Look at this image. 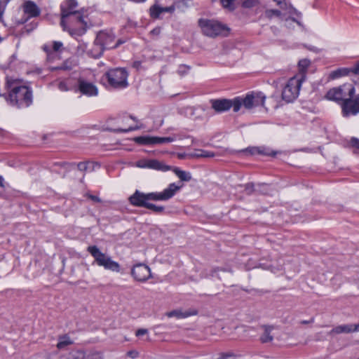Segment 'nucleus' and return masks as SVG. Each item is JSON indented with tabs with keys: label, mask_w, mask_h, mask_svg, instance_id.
Returning <instances> with one entry per match:
<instances>
[{
	"label": "nucleus",
	"mask_w": 359,
	"mask_h": 359,
	"mask_svg": "<svg viewBox=\"0 0 359 359\" xmlns=\"http://www.w3.org/2000/svg\"><path fill=\"white\" fill-rule=\"evenodd\" d=\"M198 26L204 35L212 38L223 35L229 31L224 25L214 20L200 19Z\"/></svg>",
	"instance_id": "8"
},
{
	"label": "nucleus",
	"mask_w": 359,
	"mask_h": 359,
	"mask_svg": "<svg viewBox=\"0 0 359 359\" xmlns=\"http://www.w3.org/2000/svg\"><path fill=\"white\" fill-rule=\"evenodd\" d=\"M174 172L180 180V181L177 182L176 184L180 182L184 185L182 182H189L191 180V175L189 172L180 170L179 168H177L174 169Z\"/></svg>",
	"instance_id": "22"
},
{
	"label": "nucleus",
	"mask_w": 359,
	"mask_h": 359,
	"mask_svg": "<svg viewBox=\"0 0 359 359\" xmlns=\"http://www.w3.org/2000/svg\"><path fill=\"white\" fill-rule=\"evenodd\" d=\"M310 64V60L307 59H302L299 62L298 66L301 72L300 75H304L305 76V72L307 68L309 67Z\"/></svg>",
	"instance_id": "27"
},
{
	"label": "nucleus",
	"mask_w": 359,
	"mask_h": 359,
	"mask_svg": "<svg viewBox=\"0 0 359 359\" xmlns=\"http://www.w3.org/2000/svg\"><path fill=\"white\" fill-rule=\"evenodd\" d=\"M85 354L79 350H72L68 355L67 359H84Z\"/></svg>",
	"instance_id": "28"
},
{
	"label": "nucleus",
	"mask_w": 359,
	"mask_h": 359,
	"mask_svg": "<svg viewBox=\"0 0 359 359\" xmlns=\"http://www.w3.org/2000/svg\"><path fill=\"white\" fill-rule=\"evenodd\" d=\"M148 333V330L147 329H139L136 331L135 335L137 337H140Z\"/></svg>",
	"instance_id": "43"
},
{
	"label": "nucleus",
	"mask_w": 359,
	"mask_h": 359,
	"mask_svg": "<svg viewBox=\"0 0 359 359\" xmlns=\"http://www.w3.org/2000/svg\"><path fill=\"white\" fill-rule=\"evenodd\" d=\"M128 74L123 68H115L105 73V76L111 86L115 88H123L128 86Z\"/></svg>",
	"instance_id": "9"
},
{
	"label": "nucleus",
	"mask_w": 359,
	"mask_h": 359,
	"mask_svg": "<svg viewBox=\"0 0 359 359\" xmlns=\"http://www.w3.org/2000/svg\"><path fill=\"white\" fill-rule=\"evenodd\" d=\"M42 49L46 53V57L48 61L52 62L57 57V53L53 51L50 45H43Z\"/></svg>",
	"instance_id": "23"
},
{
	"label": "nucleus",
	"mask_w": 359,
	"mask_h": 359,
	"mask_svg": "<svg viewBox=\"0 0 359 359\" xmlns=\"http://www.w3.org/2000/svg\"><path fill=\"white\" fill-rule=\"evenodd\" d=\"M88 198L91 199L92 201H95V202H97V203H100L101 202V199L97 196H94V195H91V194H88L87 195Z\"/></svg>",
	"instance_id": "46"
},
{
	"label": "nucleus",
	"mask_w": 359,
	"mask_h": 359,
	"mask_svg": "<svg viewBox=\"0 0 359 359\" xmlns=\"http://www.w3.org/2000/svg\"><path fill=\"white\" fill-rule=\"evenodd\" d=\"M87 251L93 257L95 262L104 269L113 272L119 273L121 271L120 264L114 260L107 255L102 252L96 245H90L87 248Z\"/></svg>",
	"instance_id": "5"
},
{
	"label": "nucleus",
	"mask_w": 359,
	"mask_h": 359,
	"mask_svg": "<svg viewBox=\"0 0 359 359\" xmlns=\"http://www.w3.org/2000/svg\"><path fill=\"white\" fill-rule=\"evenodd\" d=\"M88 44L83 41H79V44L77 46V53L79 54H82L83 53H86L88 54Z\"/></svg>",
	"instance_id": "33"
},
{
	"label": "nucleus",
	"mask_w": 359,
	"mask_h": 359,
	"mask_svg": "<svg viewBox=\"0 0 359 359\" xmlns=\"http://www.w3.org/2000/svg\"><path fill=\"white\" fill-rule=\"evenodd\" d=\"M104 50V48L102 46V44L97 42L96 37L92 47L88 50V55L92 57L97 58L102 55Z\"/></svg>",
	"instance_id": "18"
},
{
	"label": "nucleus",
	"mask_w": 359,
	"mask_h": 359,
	"mask_svg": "<svg viewBox=\"0 0 359 359\" xmlns=\"http://www.w3.org/2000/svg\"><path fill=\"white\" fill-rule=\"evenodd\" d=\"M75 91L88 97L97 96L98 94V89L96 86L82 77L77 79Z\"/></svg>",
	"instance_id": "10"
},
{
	"label": "nucleus",
	"mask_w": 359,
	"mask_h": 359,
	"mask_svg": "<svg viewBox=\"0 0 359 359\" xmlns=\"http://www.w3.org/2000/svg\"><path fill=\"white\" fill-rule=\"evenodd\" d=\"M177 156L179 159L189 158V154L186 153H178Z\"/></svg>",
	"instance_id": "47"
},
{
	"label": "nucleus",
	"mask_w": 359,
	"mask_h": 359,
	"mask_svg": "<svg viewBox=\"0 0 359 359\" xmlns=\"http://www.w3.org/2000/svg\"><path fill=\"white\" fill-rule=\"evenodd\" d=\"M6 1H8L9 0H6Z\"/></svg>",
	"instance_id": "58"
},
{
	"label": "nucleus",
	"mask_w": 359,
	"mask_h": 359,
	"mask_svg": "<svg viewBox=\"0 0 359 359\" xmlns=\"http://www.w3.org/2000/svg\"><path fill=\"white\" fill-rule=\"evenodd\" d=\"M214 156V152L203 149H197L194 152L189 153V158H211Z\"/></svg>",
	"instance_id": "20"
},
{
	"label": "nucleus",
	"mask_w": 359,
	"mask_h": 359,
	"mask_svg": "<svg viewBox=\"0 0 359 359\" xmlns=\"http://www.w3.org/2000/svg\"><path fill=\"white\" fill-rule=\"evenodd\" d=\"M8 100L18 107H29L32 102V91L25 86H13L8 96Z\"/></svg>",
	"instance_id": "4"
},
{
	"label": "nucleus",
	"mask_w": 359,
	"mask_h": 359,
	"mask_svg": "<svg viewBox=\"0 0 359 359\" xmlns=\"http://www.w3.org/2000/svg\"><path fill=\"white\" fill-rule=\"evenodd\" d=\"M355 332H359V323L354 325Z\"/></svg>",
	"instance_id": "54"
},
{
	"label": "nucleus",
	"mask_w": 359,
	"mask_h": 359,
	"mask_svg": "<svg viewBox=\"0 0 359 359\" xmlns=\"http://www.w3.org/2000/svg\"><path fill=\"white\" fill-rule=\"evenodd\" d=\"M72 344H74V341L68 334H65L58 336L56 347L58 350L63 351L67 350Z\"/></svg>",
	"instance_id": "16"
},
{
	"label": "nucleus",
	"mask_w": 359,
	"mask_h": 359,
	"mask_svg": "<svg viewBox=\"0 0 359 359\" xmlns=\"http://www.w3.org/2000/svg\"><path fill=\"white\" fill-rule=\"evenodd\" d=\"M189 69V68L188 67H187L185 65H182L180 67V68L178 69V73L181 76H183L188 72Z\"/></svg>",
	"instance_id": "40"
},
{
	"label": "nucleus",
	"mask_w": 359,
	"mask_h": 359,
	"mask_svg": "<svg viewBox=\"0 0 359 359\" xmlns=\"http://www.w3.org/2000/svg\"><path fill=\"white\" fill-rule=\"evenodd\" d=\"M87 162H80L77 164V168L81 171H86L88 169Z\"/></svg>",
	"instance_id": "41"
},
{
	"label": "nucleus",
	"mask_w": 359,
	"mask_h": 359,
	"mask_svg": "<svg viewBox=\"0 0 359 359\" xmlns=\"http://www.w3.org/2000/svg\"><path fill=\"white\" fill-rule=\"evenodd\" d=\"M212 108L217 113H223L229 110L231 107L235 112V98L229 99H215L210 100Z\"/></svg>",
	"instance_id": "12"
},
{
	"label": "nucleus",
	"mask_w": 359,
	"mask_h": 359,
	"mask_svg": "<svg viewBox=\"0 0 359 359\" xmlns=\"http://www.w3.org/2000/svg\"><path fill=\"white\" fill-rule=\"evenodd\" d=\"M52 50L55 53L59 52L63 47V44L60 41H53V45L50 46Z\"/></svg>",
	"instance_id": "37"
},
{
	"label": "nucleus",
	"mask_w": 359,
	"mask_h": 359,
	"mask_svg": "<svg viewBox=\"0 0 359 359\" xmlns=\"http://www.w3.org/2000/svg\"><path fill=\"white\" fill-rule=\"evenodd\" d=\"M175 139V136L166 137H155V144L172 142H174Z\"/></svg>",
	"instance_id": "31"
},
{
	"label": "nucleus",
	"mask_w": 359,
	"mask_h": 359,
	"mask_svg": "<svg viewBox=\"0 0 359 359\" xmlns=\"http://www.w3.org/2000/svg\"><path fill=\"white\" fill-rule=\"evenodd\" d=\"M304 81V75H297L290 79L283 89L282 99L286 102L294 101L298 97L302 83Z\"/></svg>",
	"instance_id": "7"
},
{
	"label": "nucleus",
	"mask_w": 359,
	"mask_h": 359,
	"mask_svg": "<svg viewBox=\"0 0 359 359\" xmlns=\"http://www.w3.org/2000/svg\"><path fill=\"white\" fill-rule=\"evenodd\" d=\"M354 325L353 324H347V325H340L335 327H334L330 332V334H338L341 333H351L354 332Z\"/></svg>",
	"instance_id": "19"
},
{
	"label": "nucleus",
	"mask_w": 359,
	"mask_h": 359,
	"mask_svg": "<svg viewBox=\"0 0 359 359\" xmlns=\"http://www.w3.org/2000/svg\"><path fill=\"white\" fill-rule=\"evenodd\" d=\"M55 69H68V67L65 65H62L60 67H55Z\"/></svg>",
	"instance_id": "51"
},
{
	"label": "nucleus",
	"mask_w": 359,
	"mask_h": 359,
	"mask_svg": "<svg viewBox=\"0 0 359 359\" xmlns=\"http://www.w3.org/2000/svg\"><path fill=\"white\" fill-rule=\"evenodd\" d=\"M146 208L151 210L152 212H155V213H162L164 212L165 210V207L163 206V205H156L154 203H151L150 202H149L147 206L146 207Z\"/></svg>",
	"instance_id": "30"
},
{
	"label": "nucleus",
	"mask_w": 359,
	"mask_h": 359,
	"mask_svg": "<svg viewBox=\"0 0 359 359\" xmlns=\"http://www.w3.org/2000/svg\"><path fill=\"white\" fill-rule=\"evenodd\" d=\"M272 330V326H264V332L260 338V340L262 343L270 342L273 340V337L271 335V332Z\"/></svg>",
	"instance_id": "24"
},
{
	"label": "nucleus",
	"mask_w": 359,
	"mask_h": 359,
	"mask_svg": "<svg viewBox=\"0 0 359 359\" xmlns=\"http://www.w3.org/2000/svg\"><path fill=\"white\" fill-rule=\"evenodd\" d=\"M0 187L4 188V178L0 175Z\"/></svg>",
	"instance_id": "52"
},
{
	"label": "nucleus",
	"mask_w": 359,
	"mask_h": 359,
	"mask_svg": "<svg viewBox=\"0 0 359 359\" xmlns=\"http://www.w3.org/2000/svg\"><path fill=\"white\" fill-rule=\"evenodd\" d=\"M257 4V0H243L242 2V6L244 8H250L254 7Z\"/></svg>",
	"instance_id": "36"
},
{
	"label": "nucleus",
	"mask_w": 359,
	"mask_h": 359,
	"mask_svg": "<svg viewBox=\"0 0 359 359\" xmlns=\"http://www.w3.org/2000/svg\"><path fill=\"white\" fill-rule=\"evenodd\" d=\"M175 11V7L173 6H168V7H162V13H172Z\"/></svg>",
	"instance_id": "45"
},
{
	"label": "nucleus",
	"mask_w": 359,
	"mask_h": 359,
	"mask_svg": "<svg viewBox=\"0 0 359 359\" xmlns=\"http://www.w3.org/2000/svg\"><path fill=\"white\" fill-rule=\"evenodd\" d=\"M134 141L142 145H151L155 144V137L153 136H140L134 138Z\"/></svg>",
	"instance_id": "21"
},
{
	"label": "nucleus",
	"mask_w": 359,
	"mask_h": 359,
	"mask_svg": "<svg viewBox=\"0 0 359 359\" xmlns=\"http://www.w3.org/2000/svg\"><path fill=\"white\" fill-rule=\"evenodd\" d=\"M354 93V86L351 83H344L330 89L327 93L326 97L330 100L341 102L345 116L355 115L359 113V95L354 100H351Z\"/></svg>",
	"instance_id": "2"
},
{
	"label": "nucleus",
	"mask_w": 359,
	"mask_h": 359,
	"mask_svg": "<svg viewBox=\"0 0 359 359\" xmlns=\"http://www.w3.org/2000/svg\"><path fill=\"white\" fill-rule=\"evenodd\" d=\"M183 187L182 183H171L161 192L144 193L139 190H136L132 194L128 201L130 203L135 207L145 208L151 201H165L172 198Z\"/></svg>",
	"instance_id": "3"
},
{
	"label": "nucleus",
	"mask_w": 359,
	"mask_h": 359,
	"mask_svg": "<svg viewBox=\"0 0 359 359\" xmlns=\"http://www.w3.org/2000/svg\"><path fill=\"white\" fill-rule=\"evenodd\" d=\"M255 149L257 150V152L259 154H264L270 155V156H274L276 154V152H275V151H272L271 153H265V152H264V151H262L258 148H256Z\"/></svg>",
	"instance_id": "48"
},
{
	"label": "nucleus",
	"mask_w": 359,
	"mask_h": 359,
	"mask_svg": "<svg viewBox=\"0 0 359 359\" xmlns=\"http://www.w3.org/2000/svg\"><path fill=\"white\" fill-rule=\"evenodd\" d=\"M138 166L140 168H147L154 169L156 170L167 171L170 169V167L163 164L162 162L155 160H147L144 161L139 162Z\"/></svg>",
	"instance_id": "15"
},
{
	"label": "nucleus",
	"mask_w": 359,
	"mask_h": 359,
	"mask_svg": "<svg viewBox=\"0 0 359 359\" xmlns=\"http://www.w3.org/2000/svg\"><path fill=\"white\" fill-rule=\"evenodd\" d=\"M78 3L76 0H67L60 5L61 20L60 25L63 30L73 37L83 35L88 27V22L84 17L76 11Z\"/></svg>",
	"instance_id": "1"
},
{
	"label": "nucleus",
	"mask_w": 359,
	"mask_h": 359,
	"mask_svg": "<svg viewBox=\"0 0 359 359\" xmlns=\"http://www.w3.org/2000/svg\"><path fill=\"white\" fill-rule=\"evenodd\" d=\"M198 311L196 309H189L182 312L180 310H174L167 313V316L169 318L176 317L177 318H184L189 316L197 315Z\"/></svg>",
	"instance_id": "17"
},
{
	"label": "nucleus",
	"mask_w": 359,
	"mask_h": 359,
	"mask_svg": "<svg viewBox=\"0 0 359 359\" xmlns=\"http://www.w3.org/2000/svg\"><path fill=\"white\" fill-rule=\"evenodd\" d=\"M130 118L135 121H137V119L135 117L133 116H130Z\"/></svg>",
	"instance_id": "55"
},
{
	"label": "nucleus",
	"mask_w": 359,
	"mask_h": 359,
	"mask_svg": "<svg viewBox=\"0 0 359 359\" xmlns=\"http://www.w3.org/2000/svg\"><path fill=\"white\" fill-rule=\"evenodd\" d=\"M277 3L278 5L281 6L283 4V0H273Z\"/></svg>",
	"instance_id": "53"
},
{
	"label": "nucleus",
	"mask_w": 359,
	"mask_h": 359,
	"mask_svg": "<svg viewBox=\"0 0 359 359\" xmlns=\"http://www.w3.org/2000/svg\"><path fill=\"white\" fill-rule=\"evenodd\" d=\"M219 271V269H214V271H212V273H214V272H217V271Z\"/></svg>",
	"instance_id": "57"
},
{
	"label": "nucleus",
	"mask_w": 359,
	"mask_h": 359,
	"mask_svg": "<svg viewBox=\"0 0 359 359\" xmlns=\"http://www.w3.org/2000/svg\"><path fill=\"white\" fill-rule=\"evenodd\" d=\"M131 275L139 282H145L151 277L150 268L144 264H137L131 269Z\"/></svg>",
	"instance_id": "11"
},
{
	"label": "nucleus",
	"mask_w": 359,
	"mask_h": 359,
	"mask_svg": "<svg viewBox=\"0 0 359 359\" xmlns=\"http://www.w3.org/2000/svg\"><path fill=\"white\" fill-rule=\"evenodd\" d=\"M160 33L161 27H155L150 32V34L154 36H158L160 34Z\"/></svg>",
	"instance_id": "42"
},
{
	"label": "nucleus",
	"mask_w": 359,
	"mask_h": 359,
	"mask_svg": "<svg viewBox=\"0 0 359 359\" xmlns=\"http://www.w3.org/2000/svg\"><path fill=\"white\" fill-rule=\"evenodd\" d=\"M351 73H353L354 74H359V62L351 68Z\"/></svg>",
	"instance_id": "44"
},
{
	"label": "nucleus",
	"mask_w": 359,
	"mask_h": 359,
	"mask_svg": "<svg viewBox=\"0 0 359 359\" xmlns=\"http://www.w3.org/2000/svg\"><path fill=\"white\" fill-rule=\"evenodd\" d=\"M140 129V127L137 126H129L128 128H116L114 130L115 133H128L130 131H134Z\"/></svg>",
	"instance_id": "35"
},
{
	"label": "nucleus",
	"mask_w": 359,
	"mask_h": 359,
	"mask_svg": "<svg viewBox=\"0 0 359 359\" xmlns=\"http://www.w3.org/2000/svg\"><path fill=\"white\" fill-rule=\"evenodd\" d=\"M350 72H351V68L350 69L341 68V69H338L332 72L331 73L330 76L332 79H336V78L341 77L342 76L348 75Z\"/></svg>",
	"instance_id": "26"
},
{
	"label": "nucleus",
	"mask_w": 359,
	"mask_h": 359,
	"mask_svg": "<svg viewBox=\"0 0 359 359\" xmlns=\"http://www.w3.org/2000/svg\"><path fill=\"white\" fill-rule=\"evenodd\" d=\"M150 15L153 18H158L162 13V7L158 5L152 6L149 9Z\"/></svg>",
	"instance_id": "29"
},
{
	"label": "nucleus",
	"mask_w": 359,
	"mask_h": 359,
	"mask_svg": "<svg viewBox=\"0 0 359 359\" xmlns=\"http://www.w3.org/2000/svg\"><path fill=\"white\" fill-rule=\"evenodd\" d=\"M58 88L61 90V91H68L69 90L68 86H67V83L64 81H61L59 82L58 83Z\"/></svg>",
	"instance_id": "38"
},
{
	"label": "nucleus",
	"mask_w": 359,
	"mask_h": 359,
	"mask_svg": "<svg viewBox=\"0 0 359 359\" xmlns=\"http://www.w3.org/2000/svg\"><path fill=\"white\" fill-rule=\"evenodd\" d=\"M313 322H314V318H311V320H302L300 322V323L306 325V324H309V323H313Z\"/></svg>",
	"instance_id": "49"
},
{
	"label": "nucleus",
	"mask_w": 359,
	"mask_h": 359,
	"mask_svg": "<svg viewBox=\"0 0 359 359\" xmlns=\"http://www.w3.org/2000/svg\"><path fill=\"white\" fill-rule=\"evenodd\" d=\"M265 99V95L261 92H252L247 94L244 97H235V112H238L241 109L242 105L248 109H250L258 106H263Z\"/></svg>",
	"instance_id": "6"
},
{
	"label": "nucleus",
	"mask_w": 359,
	"mask_h": 359,
	"mask_svg": "<svg viewBox=\"0 0 359 359\" xmlns=\"http://www.w3.org/2000/svg\"><path fill=\"white\" fill-rule=\"evenodd\" d=\"M245 191L248 194H251L255 191L254 184L252 183H248L245 186Z\"/></svg>",
	"instance_id": "39"
},
{
	"label": "nucleus",
	"mask_w": 359,
	"mask_h": 359,
	"mask_svg": "<svg viewBox=\"0 0 359 359\" xmlns=\"http://www.w3.org/2000/svg\"><path fill=\"white\" fill-rule=\"evenodd\" d=\"M114 39L115 36L111 32L102 31L97 34V42L100 43L104 49L116 48L119 44L122 43V41H118V43L114 45Z\"/></svg>",
	"instance_id": "13"
},
{
	"label": "nucleus",
	"mask_w": 359,
	"mask_h": 359,
	"mask_svg": "<svg viewBox=\"0 0 359 359\" xmlns=\"http://www.w3.org/2000/svg\"><path fill=\"white\" fill-rule=\"evenodd\" d=\"M128 355L132 358H135L137 355V353L135 351H129L128 352Z\"/></svg>",
	"instance_id": "50"
},
{
	"label": "nucleus",
	"mask_w": 359,
	"mask_h": 359,
	"mask_svg": "<svg viewBox=\"0 0 359 359\" xmlns=\"http://www.w3.org/2000/svg\"><path fill=\"white\" fill-rule=\"evenodd\" d=\"M147 0H137V2H144L146 1Z\"/></svg>",
	"instance_id": "56"
},
{
	"label": "nucleus",
	"mask_w": 359,
	"mask_h": 359,
	"mask_svg": "<svg viewBox=\"0 0 359 359\" xmlns=\"http://www.w3.org/2000/svg\"><path fill=\"white\" fill-rule=\"evenodd\" d=\"M222 6L229 11H234L238 4V0H220Z\"/></svg>",
	"instance_id": "25"
},
{
	"label": "nucleus",
	"mask_w": 359,
	"mask_h": 359,
	"mask_svg": "<svg viewBox=\"0 0 359 359\" xmlns=\"http://www.w3.org/2000/svg\"><path fill=\"white\" fill-rule=\"evenodd\" d=\"M281 15V12L277 9H268L265 11V16L271 19L273 16L279 17Z\"/></svg>",
	"instance_id": "32"
},
{
	"label": "nucleus",
	"mask_w": 359,
	"mask_h": 359,
	"mask_svg": "<svg viewBox=\"0 0 359 359\" xmlns=\"http://www.w3.org/2000/svg\"><path fill=\"white\" fill-rule=\"evenodd\" d=\"M22 9L27 18L38 17L41 13V10L38 6L32 1L27 0L22 4Z\"/></svg>",
	"instance_id": "14"
},
{
	"label": "nucleus",
	"mask_w": 359,
	"mask_h": 359,
	"mask_svg": "<svg viewBox=\"0 0 359 359\" xmlns=\"http://www.w3.org/2000/svg\"><path fill=\"white\" fill-rule=\"evenodd\" d=\"M350 145L355 149L354 153L359 154V139L357 137H351L350 140Z\"/></svg>",
	"instance_id": "34"
}]
</instances>
